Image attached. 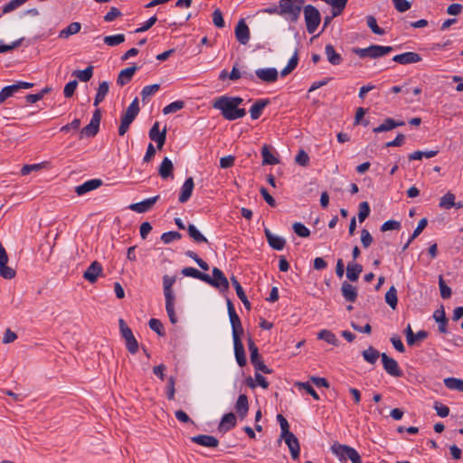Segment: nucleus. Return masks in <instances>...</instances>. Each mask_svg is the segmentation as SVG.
<instances>
[{
	"mask_svg": "<svg viewBox=\"0 0 463 463\" xmlns=\"http://www.w3.org/2000/svg\"><path fill=\"white\" fill-rule=\"evenodd\" d=\"M17 91L14 84L4 87L0 91V104Z\"/></svg>",
	"mask_w": 463,
	"mask_h": 463,
	"instance_id": "obj_53",
	"label": "nucleus"
},
{
	"mask_svg": "<svg viewBox=\"0 0 463 463\" xmlns=\"http://www.w3.org/2000/svg\"><path fill=\"white\" fill-rule=\"evenodd\" d=\"M233 345H234V354H235V358H236L238 364L241 367L245 366L247 364V359H246L244 346H243L241 340H237V342H233Z\"/></svg>",
	"mask_w": 463,
	"mask_h": 463,
	"instance_id": "obj_30",
	"label": "nucleus"
},
{
	"mask_svg": "<svg viewBox=\"0 0 463 463\" xmlns=\"http://www.w3.org/2000/svg\"><path fill=\"white\" fill-rule=\"evenodd\" d=\"M455 198L454 194L448 192L440 198L439 206L444 209H450L455 206Z\"/></svg>",
	"mask_w": 463,
	"mask_h": 463,
	"instance_id": "obj_45",
	"label": "nucleus"
},
{
	"mask_svg": "<svg viewBox=\"0 0 463 463\" xmlns=\"http://www.w3.org/2000/svg\"><path fill=\"white\" fill-rule=\"evenodd\" d=\"M102 265L99 261L95 260L84 271L83 278L89 282L94 283L102 273Z\"/></svg>",
	"mask_w": 463,
	"mask_h": 463,
	"instance_id": "obj_13",
	"label": "nucleus"
},
{
	"mask_svg": "<svg viewBox=\"0 0 463 463\" xmlns=\"http://www.w3.org/2000/svg\"><path fill=\"white\" fill-rule=\"evenodd\" d=\"M140 111L139 101L135 98L127 109L122 113L121 118L129 122H133Z\"/></svg>",
	"mask_w": 463,
	"mask_h": 463,
	"instance_id": "obj_18",
	"label": "nucleus"
},
{
	"mask_svg": "<svg viewBox=\"0 0 463 463\" xmlns=\"http://www.w3.org/2000/svg\"><path fill=\"white\" fill-rule=\"evenodd\" d=\"M184 107V102L183 100H176V101H174V102L168 104L167 106H165L163 109V113L165 115L175 113L178 110L182 109Z\"/></svg>",
	"mask_w": 463,
	"mask_h": 463,
	"instance_id": "obj_49",
	"label": "nucleus"
},
{
	"mask_svg": "<svg viewBox=\"0 0 463 463\" xmlns=\"http://www.w3.org/2000/svg\"><path fill=\"white\" fill-rule=\"evenodd\" d=\"M392 61L400 64H411L420 61L421 57L417 52H406L393 56Z\"/></svg>",
	"mask_w": 463,
	"mask_h": 463,
	"instance_id": "obj_16",
	"label": "nucleus"
},
{
	"mask_svg": "<svg viewBox=\"0 0 463 463\" xmlns=\"http://www.w3.org/2000/svg\"><path fill=\"white\" fill-rule=\"evenodd\" d=\"M317 338L335 346L339 345V340L337 339L335 335L328 329L320 330L317 334Z\"/></svg>",
	"mask_w": 463,
	"mask_h": 463,
	"instance_id": "obj_35",
	"label": "nucleus"
},
{
	"mask_svg": "<svg viewBox=\"0 0 463 463\" xmlns=\"http://www.w3.org/2000/svg\"><path fill=\"white\" fill-rule=\"evenodd\" d=\"M174 165L172 161L168 157H165L158 168L159 175L166 179L173 175Z\"/></svg>",
	"mask_w": 463,
	"mask_h": 463,
	"instance_id": "obj_33",
	"label": "nucleus"
},
{
	"mask_svg": "<svg viewBox=\"0 0 463 463\" xmlns=\"http://www.w3.org/2000/svg\"><path fill=\"white\" fill-rule=\"evenodd\" d=\"M109 85L108 81H102L99 83V88L97 90V93L94 99V106H99L104 99L107 94L109 93Z\"/></svg>",
	"mask_w": 463,
	"mask_h": 463,
	"instance_id": "obj_34",
	"label": "nucleus"
},
{
	"mask_svg": "<svg viewBox=\"0 0 463 463\" xmlns=\"http://www.w3.org/2000/svg\"><path fill=\"white\" fill-rule=\"evenodd\" d=\"M181 238H182V234L175 231L166 232L161 235V241L165 244H169L174 241L180 240Z\"/></svg>",
	"mask_w": 463,
	"mask_h": 463,
	"instance_id": "obj_52",
	"label": "nucleus"
},
{
	"mask_svg": "<svg viewBox=\"0 0 463 463\" xmlns=\"http://www.w3.org/2000/svg\"><path fill=\"white\" fill-rule=\"evenodd\" d=\"M231 281H232V286L235 288V291H236V294H237L238 298L243 303L244 307L248 310H250V303L248 300V298H247V296H246V294H245L241 285L240 284V282L237 280V279L234 276H232L231 278Z\"/></svg>",
	"mask_w": 463,
	"mask_h": 463,
	"instance_id": "obj_31",
	"label": "nucleus"
},
{
	"mask_svg": "<svg viewBox=\"0 0 463 463\" xmlns=\"http://www.w3.org/2000/svg\"><path fill=\"white\" fill-rule=\"evenodd\" d=\"M280 439H284L286 444L288 445L292 458L298 459L299 458L300 453V445L298 438L291 432L289 434L285 435L284 437H280Z\"/></svg>",
	"mask_w": 463,
	"mask_h": 463,
	"instance_id": "obj_14",
	"label": "nucleus"
},
{
	"mask_svg": "<svg viewBox=\"0 0 463 463\" xmlns=\"http://www.w3.org/2000/svg\"><path fill=\"white\" fill-rule=\"evenodd\" d=\"M194 188V183L193 177H188L181 187V192L178 197V201L181 203H186L192 196Z\"/></svg>",
	"mask_w": 463,
	"mask_h": 463,
	"instance_id": "obj_17",
	"label": "nucleus"
},
{
	"mask_svg": "<svg viewBox=\"0 0 463 463\" xmlns=\"http://www.w3.org/2000/svg\"><path fill=\"white\" fill-rule=\"evenodd\" d=\"M234 34L237 42L242 45L249 43L250 39V28L245 23L244 19H240L234 30Z\"/></svg>",
	"mask_w": 463,
	"mask_h": 463,
	"instance_id": "obj_10",
	"label": "nucleus"
},
{
	"mask_svg": "<svg viewBox=\"0 0 463 463\" xmlns=\"http://www.w3.org/2000/svg\"><path fill=\"white\" fill-rule=\"evenodd\" d=\"M160 89V85L156 83L145 86L141 90L142 101L145 102L150 96L154 95Z\"/></svg>",
	"mask_w": 463,
	"mask_h": 463,
	"instance_id": "obj_46",
	"label": "nucleus"
},
{
	"mask_svg": "<svg viewBox=\"0 0 463 463\" xmlns=\"http://www.w3.org/2000/svg\"><path fill=\"white\" fill-rule=\"evenodd\" d=\"M9 258H6L5 260H3V261H0V276L5 279H12L15 277V270L7 266Z\"/></svg>",
	"mask_w": 463,
	"mask_h": 463,
	"instance_id": "obj_38",
	"label": "nucleus"
},
{
	"mask_svg": "<svg viewBox=\"0 0 463 463\" xmlns=\"http://www.w3.org/2000/svg\"><path fill=\"white\" fill-rule=\"evenodd\" d=\"M433 318L439 324V331L442 334H447L448 318L446 317V313L443 307L434 311Z\"/></svg>",
	"mask_w": 463,
	"mask_h": 463,
	"instance_id": "obj_29",
	"label": "nucleus"
},
{
	"mask_svg": "<svg viewBox=\"0 0 463 463\" xmlns=\"http://www.w3.org/2000/svg\"><path fill=\"white\" fill-rule=\"evenodd\" d=\"M175 299L165 300V310L172 324L177 323V317L175 312Z\"/></svg>",
	"mask_w": 463,
	"mask_h": 463,
	"instance_id": "obj_51",
	"label": "nucleus"
},
{
	"mask_svg": "<svg viewBox=\"0 0 463 463\" xmlns=\"http://www.w3.org/2000/svg\"><path fill=\"white\" fill-rule=\"evenodd\" d=\"M101 184L102 181L100 179H90L82 184L76 186L75 192L78 195H83L88 192L99 188Z\"/></svg>",
	"mask_w": 463,
	"mask_h": 463,
	"instance_id": "obj_24",
	"label": "nucleus"
},
{
	"mask_svg": "<svg viewBox=\"0 0 463 463\" xmlns=\"http://www.w3.org/2000/svg\"><path fill=\"white\" fill-rule=\"evenodd\" d=\"M404 124H405L404 121L395 120L392 118H387L383 120V122L381 125L374 128L373 129V131L374 133H382V132L392 130L397 127H402Z\"/></svg>",
	"mask_w": 463,
	"mask_h": 463,
	"instance_id": "obj_23",
	"label": "nucleus"
},
{
	"mask_svg": "<svg viewBox=\"0 0 463 463\" xmlns=\"http://www.w3.org/2000/svg\"><path fill=\"white\" fill-rule=\"evenodd\" d=\"M341 293L343 298L350 303H354L357 299V288L347 281L342 283Z\"/></svg>",
	"mask_w": 463,
	"mask_h": 463,
	"instance_id": "obj_20",
	"label": "nucleus"
},
{
	"mask_svg": "<svg viewBox=\"0 0 463 463\" xmlns=\"http://www.w3.org/2000/svg\"><path fill=\"white\" fill-rule=\"evenodd\" d=\"M370 214V206L367 202H362L359 204L358 220L363 222Z\"/></svg>",
	"mask_w": 463,
	"mask_h": 463,
	"instance_id": "obj_56",
	"label": "nucleus"
},
{
	"mask_svg": "<svg viewBox=\"0 0 463 463\" xmlns=\"http://www.w3.org/2000/svg\"><path fill=\"white\" fill-rule=\"evenodd\" d=\"M363 272V266L359 263H348L346 267V277L350 281H357Z\"/></svg>",
	"mask_w": 463,
	"mask_h": 463,
	"instance_id": "obj_32",
	"label": "nucleus"
},
{
	"mask_svg": "<svg viewBox=\"0 0 463 463\" xmlns=\"http://www.w3.org/2000/svg\"><path fill=\"white\" fill-rule=\"evenodd\" d=\"M302 12L304 13L307 33H314L321 22L319 11L312 5H305Z\"/></svg>",
	"mask_w": 463,
	"mask_h": 463,
	"instance_id": "obj_4",
	"label": "nucleus"
},
{
	"mask_svg": "<svg viewBox=\"0 0 463 463\" xmlns=\"http://www.w3.org/2000/svg\"><path fill=\"white\" fill-rule=\"evenodd\" d=\"M444 384L449 390L463 392V380L461 379L448 377L444 379Z\"/></svg>",
	"mask_w": 463,
	"mask_h": 463,
	"instance_id": "obj_43",
	"label": "nucleus"
},
{
	"mask_svg": "<svg viewBox=\"0 0 463 463\" xmlns=\"http://www.w3.org/2000/svg\"><path fill=\"white\" fill-rule=\"evenodd\" d=\"M118 325L121 336L124 338V340L133 335L131 328L128 326L124 319L120 318L118 320Z\"/></svg>",
	"mask_w": 463,
	"mask_h": 463,
	"instance_id": "obj_64",
	"label": "nucleus"
},
{
	"mask_svg": "<svg viewBox=\"0 0 463 463\" xmlns=\"http://www.w3.org/2000/svg\"><path fill=\"white\" fill-rule=\"evenodd\" d=\"M262 155V165H277L279 163V160L273 156V154L269 151V146L264 145L261 149Z\"/></svg>",
	"mask_w": 463,
	"mask_h": 463,
	"instance_id": "obj_41",
	"label": "nucleus"
},
{
	"mask_svg": "<svg viewBox=\"0 0 463 463\" xmlns=\"http://www.w3.org/2000/svg\"><path fill=\"white\" fill-rule=\"evenodd\" d=\"M248 347H249V351H250V363L254 366L255 370L260 371L263 373H267V374L271 373L272 370L269 369L261 360V356L259 353V348L255 345L254 341L252 340V338L250 336L248 338Z\"/></svg>",
	"mask_w": 463,
	"mask_h": 463,
	"instance_id": "obj_5",
	"label": "nucleus"
},
{
	"mask_svg": "<svg viewBox=\"0 0 463 463\" xmlns=\"http://www.w3.org/2000/svg\"><path fill=\"white\" fill-rule=\"evenodd\" d=\"M235 411L241 420H243L249 411L248 397L245 394H240L236 404Z\"/></svg>",
	"mask_w": 463,
	"mask_h": 463,
	"instance_id": "obj_27",
	"label": "nucleus"
},
{
	"mask_svg": "<svg viewBox=\"0 0 463 463\" xmlns=\"http://www.w3.org/2000/svg\"><path fill=\"white\" fill-rule=\"evenodd\" d=\"M24 3H26L25 0H11L9 3L3 6V13H10L18 8L19 6L23 5Z\"/></svg>",
	"mask_w": 463,
	"mask_h": 463,
	"instance_id": "obj_63",
	"label": "nucleus"
},
{
	"mask_svg": "<svg viewBox=\"0 0 463 463\" xmlns=\"http://www.w3.org/2000/svg\"><path fill=\"white\" fill-rule=\"evenodd\" d=\"M125 342H126V347L130 354H135L137 353L138 342L136 339V337L134 336V335L132 336L127 338L125 340Z\"/></svg>",
	"mask_w": 463,
	"mask_h": 463,
	"instance_id": "obj_59",
	"label": "nucleus"
},
{
	"mask_svg": "<svg viewBox=\"0 0 463 463\" xmlns=\"http://www.w3.org/2000/svg\"><path fill=\"white\" fill-rule=\"evenodd\" d=\"M255 74L263 82L272 83L278 80L279 72L276 68H266L256 70Z\"/></svg>",
	"mask_w": 463,
	"mask_h": 463,
	"instance_id": "obj_15",
	"label": "nucleus"
},
{
	"mask_svg": "<svg viewBox=\"0 0 463 463\" xmlns=\"http://www.w3.org/2000/svg\"><path fill=\"white\" fill-rule=\"evenodd\" d=\"M101 120V111L99 109H97L92 115L90 122L84 127L80 132V137H95L99 130V124Z\"/></svg>",
	"mask_w": 463,
	"mask_h": 463,
	"instance_id": "obj_7",
	"label": "nucleus"
},
{
	"mask_svg": "<svg viewBox=\"0 0 463 463\" xmlns=\"http://www.w3.org/2000/svg\"><path fill=\"white\" fill-rule=\"evenodd\" d=\"M48 164L47 162H43L40 164H33V165H24L21 168V175H27L33 171H38L45 166V165Z\"/></svg>",
	"mask_w": 463,
	"mask_h": 463,
	"instance_id": "obj_54",
	"label": "nucleus"
},
{
	"mask_svg": "<svg viewBox=\"0 0 463 463\" xmlns=\"http://www.w3.org/2000/svg\"><path fill=\"white\" fill-rule=\"evenodd\" d=\"M182 274L185 277H191L194 279H200L204 282V280H207V274L203 273L193 267H186L182 269Z\"/></svg>",
	"mask_w": 463,
	"mask_h": 463,
	"instance_id": "obj_40",
	"label": "nucleus"
},
{
	"mask_svg": "<svg viewBox=\"0 0 463 463\" xmlns=\"http://www.w3.org/2000/svg\"><path fill=\"white\" fill-rule=\"evenodd\" d=\"M193 443L202 447L215 449L219 446V439L212 435L201 434L190 438Z\"/></svg>",
	"mask_w": 463,
	"mask_h": 463,
	"instance_id": "obj_11",
	"label": "nucleus"
},
{
	"mask_svg": "<svg viewBox=\"0 0 463 463\" xmlns=\"http://www.w3.org/2000/svg\"><path fill=\"white\" fill-rule=\"evenodd\" d=\"M104 43L109 46H117L125 42V35L123 33L105 36Z\"/></svg>",
	"mask_w": 463,
	"mask_h": 463,
	"instance_id": "obj_47",
	"label": "nucleus"
},
{
	"mask_svg": "<svg viewBox=\"0 0 463 463\" xmlns=\"http://www.w3.org/2000/svg\"><path fill=\"white\" fill-rule=\"evenodd\" d=\"M175 378L174 376H170L167 380V385H166V397L169 401H172L175 399Z\"/></svg>",
	"mask_w": 463,
	"mask_h": 463,
	"instance_id": "obj_61",
	"label": "nucleus"
},
{
	"mask_svg": "<svg viewBox=\"0 0 463 463\" xmlns=\"http://www.w3.org/2000/svg\"><path fill=\"white\" fill-rule=\"evenodd\" d=\"M264 232L268 243L272 249L276 250H283L286 244V240L284 238L273 234L269 229H265Z\"/></svg>",
	"mask_w": 463,
	"mask_h": 463,
	"instance_id": "obj_19",
	"label": "nucleus"
},
{
	"mask_svg": "<svg viewBox=\"0 0 463 463\" xmlns=\"http://www.w3.org/2000/svg\"><path fill=\"white\" fill-rule=\"evenodd\" d=\"M331 449L341 460H346L348 458L352 463H362L359 453L354 448L347 445L334 444Z\"/></svg>",
	"mask_w": 463,
	"mask_h": 463,
	"instance_id": "obj_6",
	"label": "nucleus"
},
{
	"mask_svg": "<svg viewBox=\"0 0 463 463\" xmlns=\"http://www.w3.org/2000/svg\"><path fill=\"white\" fill-rule=\"evenodd\" d=\"M325 54L326 56L328 62L334 66L340 65L344 61L342 55L339 52H337L335 47L330 43L326 45Z\"/></svg>",
	"mask_w": 463,
	"mask_h": 463,
	"instance_id": "obj_22",
	"label": "nucleus"
},
{
	"mask_svg": "<svg viewBox=\"0 0 463 463\" xmlns=\"http://www.w3.org/2000/svg\"><path fill=\"white\" fill-rule=\"evenodd\" d=\"M159 195H156L142 202L131 203L128 208L136 213H143L150 211L154 204L158 201Z\"/></svg>",
	"mask_w": 463,
	"mask_h": 463,
	"instance_id": "obj_12",
	"label": "nucleus"
},
{
	"mask_svg": "<svg viewBox=\"0 0 463 463\" xmlns=\"http://www.w3.org/2000/svg\"><path fill=\"white\" fill-rule=\"evenodd\" d=\"M381 354H380L379 351L373 346H369L367 349L362 352L364 359L371 364H374L377 359L381 357Z\"/></svg>",
	"mask_w": 463,
	"mask_h": 463,
	"instance_id": "obj_39",
	"label": "nucleus"
},
{
	"mask_svg": "<svg viewBox=\"0 0 463 463\" xmlns=\"http://www.w3.org/2000/svg\"><path fill=\"white\" fill-rule=\"evenodd\" d=\"M187 232L193 241L196 243H208L207 238L201 233V232L194 225L187 226Z\"/></svg>",
	"mask_w": 463,
	"mask_h": 463,
	"instance_id": "obj_37",
	"label": "nucleus"
},
{
	"mask_svg": "<svg viewBox=\"0 0 463 463\" xmlns=\"http://www.w3.org/2000/svg\"><path fill=\"white\" fill-rule=\"evenodd\" d=\"M293 230L299 237L307 238L310 235V231L301 222H295Z\"/></svg>",
	"mask_w": 463,
	"mask_h": 463,
	"instance_id": "obj_58",
	"label": "nucleus"
},
{
	"mask_svg": "<svg viewBox=\"0 0 463 463\" xmlns=\"http://www.w3.org/2000/svg\"><path fill=\"white\" fill-rule=\"evenodd\" d=\"M298 63V52H296L294 55L289 59L287 66L281 71L280 74L282 77L287 76L297 66Z\"/></svg>",
	"mask_w": 463,
	"mask_h": 463,
	"instance_id": "obj_48",
	"label": "nucleus"
},
{
	"mask_svg": "<svg viewBox=\"0 0 463 463\" xmlns=\"http://www.w3.org/2000/svg\"><path fill=\"white\" fill-rule=\"evenodd\" d=\"M137 70L138 67L137 65H133L120 71L117 79V84L121 87L127 85L128 82H130L133 75Z\"/></svg>",
	"mask_w": 463,
	"mask_h": 463,
	"instance_id": "obj_21",
	"label": "nucleus"
},
{
	"mask_svg": "<svg viewBox=\"0 0 463 463\" xmlns=\"http://www.w3.org/2000/svg\"><path fill=\"white\" fill-rule=\"evenodd\" d=\"M212 272L213 277L207 274L208 279L204 282L222 291L228 290L229 281L223 272L218 268H213Z\"/></svg>",
	"mask_w": 463,
	"mask_h": 463,
	"instance_id": "obj_8",
	"label": "nucleus"
},
{
	"mask_svg": "<svg viewBox=\"0 0 463 463\" xmlns=\"http://www.w3.org/2000/svg\"><path fill=\"white\" fill-rule=\"evenodd\" d=\"M383 369L385 372L393 377H401L403 373L401 370L397 361L392 357H389L385 353L381 354Z\"/></svg>",
	"mask_w": 463,
	"mask_h": 463,
	"instance_id": "obj_9",
	"label": "nucleus"
},
{
	"mask_svg": "<svg viewBox=\"0 0 463 463\" xmlns=\"http://www.w3.org/2000/svg\"><path fill=\"white\" fill-rule=\"evenodd\" d=\"M277 420L279 421L281 429L280 437H284L285 435L291 433L289 430V424L282 414L277 415Z\"/></svg>",
	"mask_w": 463,
	"mask_h": 463,
	"instance_id": "obj_62",
	"label": "nucleus"
},
{
	"mask_svg": "<svg viewBox=\"0 0 463 463\" xmlns=\"http://www.w3.org/2000/svg\"><path fill=\"white\" fill-rule=\"evenodd\" d=\"M93 69V66L90 65L85 70L74 71L72 75L77 77L80 81L87 82L92 78Z\"/></svg>",
	"mask_w": 463,
	"mask_h": 463,
	"instance_id": "obj_42",
	"label": "nucleus"
},
{
	"mask_svg": "<svg viewBox=\"0 0 463 463\" xmlns=\"http://www.w3.org/2000/svg\"><path fill=\"white\" fill-rule=\"evenodd\" d=\"M176 278L175 276L165 275L163 277V288L165 300L175 299L173 285L175 283Z\"/></svg>",
	"mask_w": 463,
	"mask_h": 463,
	"instance_id": "obj_25",
	"label": "nucleus"
},
{
	"mask_svg": "<svg viewBox=\"0 0 463 463\" xmlns=\"http://www.w3.org/2000/svg\"><path fill=\"white\" fill-rule=\"evenodd\" d=\"M149 327L155 331L158 335H164V326L159 319L151 318L148 322Z\"/></svg>",
	"mask_w": 463,
	"mask_h": 463,
	"instance_id": "obj_55",
	"label": "nucleus"
},
{
	"mask_svg": "<svg viewBox=\"0 0 463 463\" xmlns=\"http://www.w3.org/2000/svg\"><path fill=\"white\" fill-rule=\"evenodd\" d=\"M385 302L392 308L395 309L398 303L397 289L392 286L385 294Z\"/></svg>",
	"mask_w": 463,
	"mask_h": 463,
	"instance_id": "obj_44",
	"label": "nucleus"
},
{
	"mask_svg": "<svg viewBox=\"0 0 463 463\" xmlns=\"http://www.w3.org/2000/svg\"><path fill=\"white\" fill-rule=\"evenodd\" d=\"M269 103H270V100L269 99H261L256 100L254 102V104L251 106V108L250 109V118L254 120L258 119L261 116L263 109L268 105H269Z\"/></svg>",
	"mask_w": 463,
	"mask_h": 463,
	"instance_id": "obj_26",
	"label": "nucleus"
},
{
	"mask_svg": "<svg viewBox=\"0 0 463 463\" xmlns=\"http://www.w3.org/2000/svg\"><path fill=\"white\" fill-rule=\"evenodd\" d=\"M213 107L221 111L222 116L230 121L241 118L246 115L245 109L236 108L228 101V96H221L217 98Z\"/></svg>",
	"mask_w": 463,
	"mask_h": 463,
	"instance_id": "obj_2",
	"label": "nucleus"
},
{
	"mask_svg": "<svg viewBox=\"0 0 463 463\" xmlns=\"http://www.w3.org/2000/svg\"><path fill=\"white\" fill-rule=\"evenodd\" d=\"M439 286L441 298L443 299L449 298L451 297V288L445 283L442 276H439Z\"/></svg>",
	"mask_w": 463,
	"mask_h": 463,
	"instance_id": "obj_57",
	"label": "nucleus"
},
{
	"mask_svg": "<svg viewBox=\"0 0 463 463\" xmlns=\"http://www.w3.org/2000/svg\"><path fill=\"white\" fill-rule=\"evenodd\" d=\"M236 426V417L234 413L229 412L222 416L218 430L221 432H226Z\"/></svg>",
	"mask_w": 463,
	"mask_h": 463,
	"instance_id": "obj_28",
	"label": "nucleus"
},
{
	"mask_svg": "<svg viewBox=\"0 0 463 463\" xmlns=\"http://www.w3.org/2000/svg\"><path fill=\"white\" fill-rule=\"evenodd\" d=\"M393 51L392 46H382L372 44L367 48H356L353 52L357 54L360 58H372L376 59L384 56Z\"/></svg>",
	"mask_w": 463,
	"mask_h": 463,
	"instance_id": "obj_3",
	"label": "nucleus"
},
{
	"mask_svg": "<svg viewBox=\"0 0 463 463\" xmlns=\"http://www.w3.org/2000/svg\"><path fill=\"white\" fill-rule=\"evenodd\" d=\"M81 24L78 22L71 23L66 28L62 29L59 33V37L66 39L71 35L76 34L80 31Z\"/></svg>",
	"mask_w": 463,
	"mask_h": 463,
	"instance_id": "obj_36",
	"label": "nucleus"
},
{
	"mask_svg": "<svg viewBox=\"0 0 463 463\" xmlns=\"http://www.w3.org/2000/svg\"><path fill=\"white\" fill-rule=\"evenodd\" d=\"M366 23L368 27L378 35H383L385 33L384 30L378 26L376 19L373 15L366 16Z\"/></svg>",
	"mask_w": 463,
	"mask_h": 463,
	"instance_id": "obj_50",
	"label": "nucleus"
},
{
	"mask_svg": "<svg viewBox=\"0 0 463 463\" xmlns=\"http://www.w3.org/2000/svg\"><path fill=\"white\" fill-rule=\"evenodd\" d=\"M213 23L218 28H223L225 25L222 13L220 9H215L213 12Z\"/></svg>",
	"mask_w": 463,
	"mask_h": 463,
	"instance_id": "obj_60",
	"label": "nucleus"
},
{
	"mask_svg": "<svg viewBox=\"0 0 463 463\" xmlns=\"http://www.w3.org/2000/svg\"><path fill=\"white\" fill-rule=\"evenodd\" d=\"M305 6V0H279L281 17L289 24H297Z\"/></svg>",
	"mask_w": 463,
	"mask_h": 463,
	"instance_id": "obj_1",
	"label": "nucleus"
}]
</instances>
